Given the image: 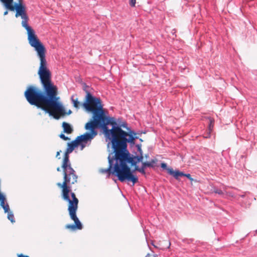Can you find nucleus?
I'll use <instances>...</instances> for the list:
<instances>
[{"label":"nucleus","instance_id":"obj_1","mask_svg":"<svg viewBox=\"0 0 257 257\" xmlns=\"http://www.w3.org/2000/svg\"><path fill=\"white\" fill-rule=\"evenodd\" d=\"M40 64L38 71L44 92L34 86H29L24 93L28 102L32 105L48 112L55 119H59L61 116L72 113L69 110L68 113L60 101V97L58 96L57 87L54 84L51 80V72L47 67L46 54L44 55V62L40 58Z\"/></svg>","mask_w":257,"mask_h":257},{"label":"nucleus","instance_id":"obj_2","mask_svg":"<svg viewBox=\"0 0 257 257\" xmlns=\"http://www.w3.org/2000/svg\"><path fill=\"white\" fill-rule=\"evenodd\" d=\"M97 134L92 131L85 133L82 135L77 137L76 139L67 144V148L65 153L62 168L63 169V182L57 183V186L62 189V198L68 202V210L70 218L74 222V224H67L66 229L74 231L76 229L81 230L83 226L76 215V211L78 207L79 200L75 194L71 192L72 184L77 183L78 176L75 170L72 168L69 162V154L73 152L78 145H81V150L85 147L84 143L91 141Z\"/></svg>","mask_w":257,"mask_h":257},{"label":"nucleus","instance_id":"obj_3","mask_svg":"<svg viewBox=\"0 0 257 257\" xmlns=\"http://www.w3.org/2000/svg\"><path fill=\"white\" fill-rule=\"evenodd\" d=\"M128 130V132H125L121 128H117L113 131V135L108 139L111 144L115 161L113 173L115 174L120 182L127 180L132 182L134 185L138 182V178L133 174L127 164L131 163L132 166H137V163L143 162V156L142 153L140 156L134 158L131 156L127 149V143L134 144L137 137L134 131Z\"/></svg>","mask_w":257,"mask_h":257},{"label":"nucleus","instance_id":"obj_4","mask_svg":"<svg viewBox=\"0 0 257 257\" xmlns=\"http://www.w3.org/2000/svg\"><path fill=\"white\" fill-rule=\"evenodd\" d=\"M85 92L86 95L82 105L87 111L92 113V116L85 124V129L97 134L96 129L102 128L106 138L109 139L113 135V131L121 128L120 126H115L116 122L114 118L106 115L100 98L93 96L86 90Z\"/></svg>","mask_w":257,"mask_h":257},{"label":"nucleus","instance_id":"obj_5","mask_svg":"<svg viewBox=\"0 0 257 257\" xmlns=\"http://www.w3.org/2000/svg\"><path fill=\"white\" fill-rule=\"evenodd\" d=\"M5 8L11 11H16L15 17H20L22 19V25L27 31L28 40L30 45L37 53L39 58H41L42 63L44 61V55L46 50L44 45L41 42L37 36L35 35L34 30L30 27L28 22L29 17L27 13V8L23 3V0H18V3L13 5L14 0H0Z\"/></svg>","mask_w":257,"mask_h":257},{"label":"nucleus","instance_id":"obj_6","mask_svg":"<svg viewBox=\"0 0 257 257\" xmlns=\"http://www.w3.org/2000/svg\"><path fill=\"white\" fill-rule=\"evenodd\" d=\"M157 162V159H153L151 161L149 162H143L142 166L141 168H139L138 166H136L135 168V171H138L139 172L143 174H145V169L147 167H154L155 166V164Z\"/></svg>","mask_w":257,"mask_h":257},{"label":"nucleus","instance_id":"obj_7","mask_svg":"<svg viewBox=\"0 0 257 257\" xmlns=\"http://www.w3.org/2000/svg\"><path fill=\"white\" fill-rule=\"evenodd\" d=\"M108 159L109 162V167L107 169H100L99 172L103 174L107 173L108 175H110V174H112L115 176V174L114 173H113V172L114 170V166L113 167V169L111 170L112 168L113 161L115 160L114 159V156L111 158H110V156H109L108 157Z\"/></svg>","mask_w":257,"mask_h":257},{"label":"nucleus","instance_id":"obj_8","mask_svg":"<svg viewBox=\"0 0 257 257\" xmlns=\"http://www.w3.org/2000/svg\"><path fill=\"white\" fill-rule=\"evenodd\" d=\"M0 206L4 210L5 213L8 212L10 210V207L7 202L6 196L4 195H0Z\"/></svg>","mask_w":257,"mask_h":257},{"label":"nucleus","instance_id":"obj_9","mask_svg":"<svg viewBox=\"0 0 257 257\" xmlns=\"http://www.w3.org/2000/svg\"><path fill=\"white\" fill-rule=\"evenodd\" d=\"M168 173L173 176L176 179H178L179 177L184 176V173L178 170L174 171L173 169H168Z\"/></svg>","mask_w":257,"mask_h":257},{"label":"nucleus","instance_id":"obj_10","mask_svg":"<svg viewBox=\"0 0 257 257\" xmlns=\"http://www.w3.org/2000/svg\"><path fill=\"white\" fill-rule=\"evenodd\" d=\"M62 127L63 128V132L65 133L70 134L73 132V128L71 127L70 125L66 122H63L62 123Z\"/></svg>","mask_w":257,"mask_h":257},{"label":"nucleus","instance_id":"obj_11","mask_svg":"<svg viewBox=\"0 0 257 257\" xmlns=\"http://www.w3.org/2000/svg\"><path fill=\"white\" fill-rule=\"evenodd\" d=\"M7 213H8V219L10 220L12 223H14L15 220L13 213L10 211V209Z\"/></svg>","mask_w":257,"mask_h":257},{"label":"nucleus","instance_id":"obj_12","mask_svg":"<svg viewBox=\"0 0 257 257\" xmlns=\"http://www.w3.org/2000/svg\"><path fill=\"white\" fill-rule=\"evenodd\" d=\"M71 100L73 103V105L74 107L76 108H79L80 106V103L79 101H78V99H74L73 96L71 97Z\"/></svg>","mask_w":257,"mask_h":257},{"label":"nucleus","instance_id":"obj_13","mask_svg":"<svg viewBox=\"0 0 257 257\" xmlns=\"http://www.w3.org/2000/svg\"><path fill=\"white\" fill-rule=\"evenodd\" d=\"M209 122H210V123L209 124V131L211 132L212 130V128L213 127L214 120L212 118H210Z\"/></svg>","mask_w":257,"mask_h":257},{"label":"nucleus","instance_id":"obj_14","mask_svg":"<svg viewBox=\"0 0 257 257\" xmlns=\"http://www.w3.org/2000/svg\"><path fill=\"white\" fill-rule=\"evenodd\" d=\"M184 176H185L187 178H188L191 181V182L194 181V180L191 177V176L190 174H185L184 173ZM195 182H197V181L195 180Z\"/></svg>","mask_w":257,"mask_h":257},{"label":"nucleus","instance_id":"obj_15","mask_svg":"<svg viewBox=\"0 0 257 257\" xmlns=\"http://www.w3.org/2000/svg\"><path fill=\"white\" fill-rule=\"evenodd\" d=\"M161 167L164 169H165V170H167V171H168V169H172L171 168H168L167 167V164L165 163H161Z\"/></svg>","mask_w":257,"mask_h":257},{"label":"nucleus","instance_id":"obj_16","mask_svg":"<svg viewBox=\"0 0 257 257\" xmlns=\"http://www.w3.org/2000/svg\"><path fill=\"white\" fill-rule=\"evenodd\" d=\"M60 138L65 141L69 140V138L67 137H66L64 134H61L59 136Z\"/></svg>","mask_w":257,"mask_h":257},{"label":"nucleus","instance_id":"obj_17","mask_svg":"<svg viewBox=\"0 0 257 257\" xmlns=\"http://www.w3.org/2000/svg\"><path fill=\"white\" fill-rule=\"evenodd\" d=\"M136 3V0H130V5L132 7H135Z\"/></svg>","mask_w":257,"mask_h":257},{"label":"nucleus","instance_id":"obj_18","mask_svg":"<svg viewBox=\"0 0 257 257\" xmlns=\"http://www.w3.org/2000/svg\"><path fill=\"white\" fill-rule=\"evenodd\" d=\"M214 192L215 193H217L218 194H220V195L223 194V192L222 191V190H221L220 189H215Z\"/></svg>","mask_w":257,"mask_h":257},{"label":"nucleus","instance_id":"obj_19","mask_svg":"<svg viewBox=\"0 0 257 257\" xmlns=\"http://www.w3.org/2000/svg\"><path fill=\"white\" fill-rule=\"evenodd\" d=\"M18 257H29L28 255H24L23 254H19L18 255Z\"/></svg>","mask_w":257,"mask_h":257},{"label":"nucleus","instance_id":"obj_20","mask_svg":"<svg viewBox=\"0 0 257 257\" xmlns=\"http://www.w3.org/2000/svg\"><path fill=\"white\" fill-rule=\"evenodd\" d=\"M145 257H158L157 255L147 254Z\"/></svg>","mask_w":257,"mask_h":257},{"label":"nucleus","instance_id":"obj_21","mask_svg":"<svg viewBox=\"0 0 257 257\" xmlns=\"http://www.w3.org/2000/svg\"><path fill=\"white\" fill-rule=\"evenodd\" d=\"M120 126H122L124 128H126V126H127V124L126 123H122Z\"/></svg>","mask_w":257,"mask_h":257},{"label":"nucleus","instance_id":"obj_22","mask_svg":"<svg viewBox=\"0 0 257 257\" xmlns=\"http://www.w3.org/2000/svg\"><path fill=\"white\" fill-rule=\"evenodd\" d=\"M60 152H61V151H58V152H57V154H56V157H58V156L60 155Z\"/></svg>","mask_w":257,"mask_h":257},{"label":"nucleus","instance_id":"obj_23","mask_svg":"<svg viewBox=\"0 0 257 257\" xmlns=\"http://www.w3.org/2000/svg\"><path fill=\"white\" fill-rule=\"evenodd\" d=\"M8 14V11H5V12H4V15H5H5H7Z\"/></svg>","mask_w":257,"mask_h":257},{"label":"nucleus","instance_id":"obj_24","mask_svg":"<svg viewBox=\"0 0 257 257\" xmlns=\"http://www.w3.org/2000/svg\"><path fill=\"white\" fill-rule=\"evenodd\" d=\"M57 171H60V167H58V168H57Z\"/></svg>","mask_w":257,"mask_h":257}]
</instances>
